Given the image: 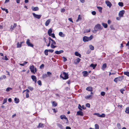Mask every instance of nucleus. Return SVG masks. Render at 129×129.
Segmentation results:
<instances>
[{"label":"nucleus","mask_w":129,"mask_h":129,"mask_svg":"<svg viewBox=\"0 0 129 129\" xmlns=\"http://www.w3.org/2000/svg\"><path fill=\"white\" fill-rule=\"evenodd\" d=\"M103 28V27L101 26V25L99 24H98L95 25L94 27V31H95L96 32L97 31L102 30Z\"/></svg>","instance_id":"obj_1"},{"label":"nucleus","mask_w":129,"mask_h":129,"mask_svg":"<svg viewBox=\"0 0 129 129\" xmlns=\"http://www.w3.org/2000/svg\"><path fill=\"white\" fill-rule=\"evenodd\" d=\"M93 38V36L92 35H91L89 37L84 36L83 38V41L84 42H88L91 40Z\"/></svg>","instance_id":"obj_2"},{"label":"nucleus","mask_w":129,"mask_h":129,"mask_svg":"<svg viewBox=\"0 0 129 129\" xmlns=\"http://www.w3.org/2000/svg\"><path fill=\"white\" fill-rule=\"evenodd\" d=\"M63 74L64 75V77H63L61 76V75L60 76V77L62 78L63 80H66L69 78L68 75L67 73L65 72H63Z\"/></svg>","instance_id":"obj_3"},{"label":"nucleus","mask_w":129,"mask_h":129,"mask_svg":"<svg viewBox=\"0 0 129 129\" xmlns=\"http://www.w3.org/2000/svg\"><path fill=\"white\" fill-rule=\"evenodd\" d=\"M26 43L28 46L31 47H33V45L30 42V40L29 39H27Z\"/></svg>","instance_id":"obj_4"},{"label":"nucleus","mask_w":129,"mask_h":129,"mask_svg":"<svg viewBox=\"0 0 129 129\" xmlns=\"http://www.w3.org/2000/svg\"><path fill=\"white\" fill-rule=\"evenodd\" d=\"M34 17L36 18L39 19L41 16V15L36 14L34 13H33L32 14Z\"/></svg>","instance_id":"obj_5"},{"label":"nucleus","mask_w":129,"mask_h":129,"mask_svg":"<svg viewBox=\"0 0 129 129\" xmlns=\"http://www.w3.org/2000/svg\"><path fill=\"white\" fill-rule=\"evenodd\" d=\"M125 12L124 10H122L120 11L119 13V16L120 17H123V15Z\"/></svg>","instance_id":"obj_6"},{"label":"nucleus","mask_w":129,"mask_h":129,"mask_svg":"<svg viewBox=\"0 0 129 129\" xmlns=\"http://www.w3.org/2000/svg\"><path fill=\"white\" fill-rule=\"evenodd\" d=\"M105 3L109 7V8L111 7L112 5L110 2L108 1H106L105 2Z\"/></svg>","instance_id":"obj_7"},{"label":"nucleus","mask_w":129,"mask_h":129,"mask_svg":"<svg viewBox=\"0 0 129 129\" xmlns=\"http://www.w3.org/2000/svg\"><path fill=\"white\" fill-rule=\"evenodd\" d=\"M77 115H80L81 116H83L84 115L83 113L81 111H78L77 112Z\"/></svg>","instance_id":"obj_8"},{"label":"nucleus","mask_w":129,"mask_h":129,"mask_svg":"<svg viewBox=\"0 0 129 129\" xmlns=\"http://www.w3.org/2000/svg\"><path fill=\"white\" fill-rule=\"evenodd\" d=\"M29 69L31 72L34 73V74L35 73V72H34L35 68L33 65L31 66L30 67Z\"/></svg>","instance_id":"obj_9"},{"label":"nucleus","mask_w":129,"mask_h":129,"mask_svg":"<svg viewBox=\"0 0 129 129\" xmlns=\"http://www.w3.org/2000/svg\"><path fill=\"white\" fill-rule=\"evenodd\" d=\"M31 78L33 81L36 83L37 81V78L34 75H32L31 76Z\"/></svg>","instance_id":"obj_10"},{"label":"nucleus","mask_w":129,"mask_h":129,"mask_svg":"<svg viewBox=\"0 0 129 129\" xmlns=\"http://www.w3.org/2000/svg\"><path fill=\"white\" fill-rule=\"evenodd\" d=\"M60 118L61 119H65L67 120V121H68V119L67 118L66 116L64 115H62L60 116Z\"/></svg>","instance_id":"obj_11"},{"label":"nucleus","mask_w":129,"mask_h":129,"mask_svg":"<svg viewBox=\"0 0 129 129\" xmlns=\"http://www.w3.org/2000/svg\"><path fill=\"white\" fill-rule=\"evenodd\" d=\"M81 59H80L79 58H77L76 59L75 61V63L77 64L79 63L80 61V60Z\"/></svg>","instance_id":"obj_12"},{"label":"nucleus","mask_w":129,"mask_h":129,"mask_svg":"<svg viewBox=\"0 0 129 129\" xmlns=\"http://www.w3.org/2000/svg\"><path fill=\"white\" fill-rule=\"evenodd\" d=\"M96 66V64H94L93 63H92L89 66L90 67H92L93 69H94Z\"/></svg>","instance_id":"obj_13"},{"label":"nucleus","mask_w":129,"mask_h":129,"mask_svg":"<svg viewBox=\"0 0 129 129\" xmlns=\"http://www.w3.org/2000/svg\"><path fill=\"white\" fill-rule=\"evenodd\" d=\"M63 50H61L59 51H55V54H59L62 53H63Z\"/></svg>","instance_id":"obj_14"},{"label":"nucleus","mask_w":129,"mask_h":129,"mask_svg":"<svg viewBox=\"0 0 129 129\" xmlns=\"http://www.w3.org/2000/svg\"><path fill=\"white\" fill-rule=\"evenodd\" d=\"M26 98H28L29 97V95L28 93L29 92V90L27 89H26Z\"/></svg>","instance_id":"obj_15"},{"label":"nucleus","mask_w":129,"mask_h":129,"mask_svg":"<svg viewBox=\"0 0 129 129\" xmlns=\"http://www.w3.org/2000/svg\"><path fill=\"white\" fill-rule=\"evenodd\" d=\"M31 8L32 10L33 11H38L39 10V8L38 7H32Z\"/></svg>","instance_id":"obj_16"},{"label":"nucleus","mask_w":129,"mask_h":129,"mask_svg":"<svg viewBox=\"0 0 129 129\" xmlns=\"http://www.w3.org/2000/svg\"><path fill=\"white\" fill-rule=\"evenodd\" d=\"M83 73V75L84 77H86L88 75V73L86 71H84L82 72Z\"/></svg>","instance_id":"obj_17"},{"label":"nucleus","mask_w":129,"mask_h":129,"mask_svg":"<svg viewBox=\"0 0 129 129\" xmlns=\"http://www.w3.org/2000/svg\"><path fill=\"white\" fill-rule=\"evenodd\" d=\"M117 78L118 81H122L123 79V77L122 76H120Z\"/></svg>","instance_id":"obj_18"},{"label":"nucleus","mask_w":129,"mask_h":129,"mask_svg":"<svg viewBox=\"0 0 129 129\" xmlns=\"http://www.w3.org/2000/svg\"><path fill=\"white\" fill-rule=\"evenodd\" d=\"M75 54L76 56L81 57V54L79 53L78 52L76 51L75 52Z\"/></svg>","instance_id":"obj_19"},{"label":"nucleus","mask_w":129,"mask_h":129,"mask_svg":"<svg viewBox=\"0 0 129 129\" xmlns=\"http://www.w3.org/2000/svg\"><path fill=\"white\" fill-rule=\"evenodd\" d=\"M50 19H48L45 22V25L46 26H48L50 22Z\"/></svg>","instance_id":"obj_20"},{"label":"nucleus","mask_w":129,"mask_h":129,"mask_svg":"<svg viewBox=\"0 0 129 129\" xmlns=\"http://www.w3.org/2000/svg\"><path fill=\"white\" fill-rule=\"evenodd\" d=\"M57 125L58 126L60 127L61 129H63L64 128L63 126L61 124L57 123Z\"/></svg>","instance_id":"obj_21"},{"label":"nucleus","mask_w":129,"mask_h":129,"mask_svg":"<svg viewBox=\"0 0 129 129\" xmlns=\"http://www.w3.org/2000/svg\"><path fill=\"white\" fill-rule=\"evenodd\" d=\"M86 89L87 90L90 91H92V88L91 87H88L86 88Z\"/></svg>","instance_id":"obj_22"},{"label":"nucleus","mask_w":129,"mask_h":129,"mask_svg":"<svg viewBox=\"0 0 129 129\" xmlns=\"http://www.w3.org/2000/svg\"><path fill=\"white\" fill-rule=\"evenodd\" d=\"M59 35L61 37H64L65 36V35L63 34L61 32L59 33Z\"/></svg>","instance_id":"obj_23"},{"label":"nucleus","mask_w":129,"mask_h":129,"mask_svg":"<svg viewBox=\"0 0 129 129\" xmlns=\"http://www.w3.org/2000/svg\"><path fill=\"white\" fill-rule=\"evenodd\" d=\"M52 30L51 28L49 29L48 31V33L49 35H50V34L52 32Z\"/></svg>","instance_id":"obj_24"},{"label":"nucleus","mask_w":129,"mask_h":129,"mask_svg":"<svg viewBox=\"0 0 129 129\" xmlns=\"http://www.w3.org/2000/svg\"><path fill=\"white\" fill-rule=\"evenodd\" d=\"M102 25L105 28H107L108 27V25L107 23H102Z\"/></svg>","instance_id":"obj_25"},{"label":"nucleus","mask_w":129,"mask_h":129,"mask_svg":"<svg viewBox=\"0 0 129 129\" xmlns=\"http://www.w3.org/2000/svg\"><path fill=\"white\" fill-rule=\"evenodd\" d=\"M22 42H21L20 44L19 42H18L17 44V47L20 48L21 46V45Z\"/></svg>","instance_id":"obj_26"},{"label":"nucleus","mask_w":129,"mask_h":129,"mask_svg":"<svg viewBox=\"0 0 129 129\" xmlns=\"http://www.w3.org/2000/svg\"><path fill=\"white\" fill-rule=\"evenodd\" d=\"M97 8L98 9L99 11V12L101 13L102 12V8L99 6H97Z\"/></svg>","instance_id":"obj_27"},{"label":"nucleus","mask_w":129,"mask_h":129,"mask_svg":"<svg viewBox=\"0 0 129 129\" xmlns=\"http://www.w3.org/2000/svg\"><path fill=\"white\" fill-rule=\"evenodd\" d=\"M106 67H107V65H106V63H105L102 66V69L103 70H104L105 69V68Z\"/></svg>","instance_id":"obj_28"},{"label":"nucleus","mask_w":129,"mask_h":129,"mask_svg":"<svg viewBox=\"0 0 129 129\" xmlns=\"http://www.w3.org/2000/svg\"><path fill=\"white\" fill-rule=\"evenodd\" d=\"M43 127H44V124L41 123H39L38 126V128Z\"/></svg>","instance_id":"obj_29"},{"label":"nucleus","mask_w":129,"mask_h":129,"mask_svg":"<svg viewBox=\"0 0 129 129\" xmlns=\"http://www.w3.org/2000/svg\"><path fill=\"white\" fill-rule=\"evenodd\" d=\"M81 16L80 15H79L78 16V19L76 20V22H78V21L81 20Z\"/></svg>","instance_id":"obj_30"},{"label":"nucleus","mask_w":129,"mask_h":129,"mask_svg":"<svg viewBox=\"0 0 129 129\" xmlns=\"http://www.w3.org/2000/svg\"><path fill=\"white\" fill-rule=\"evenodd\" d=\"M16 26L17 24L16 23H14L13 26L12 25L11 26V28L13 29L14 28L16 27Z\"/></svg>","instance_id":"obj_31"},{"label":"nucleus","mask_w":129,"mask_h":129,"mask_svg":"<svg viewBox=\"0 0 129 129\" xmlns=\"http://www.w3.org/2000/svg\"><path fill=\"white\" fill-rule=\"evenodd\" d=\"M14 101H15V103L16 104L18 103L19 102V99H17V98H15L14 99Z\"/></svg>","instance_id":"obj_32"},{"label":"nucleus","mask_w":129,"mask_h":129,"mask_svg":"<svg viewBox=\"0 0 129 129\" xmlns=\"http://www.w3.org/2000/svg\"><path fill=\"white\" fill-rule=\"evenodd\" d=\"M125 112L127 113H129V107H127L126 108Z\"/></svg>","instance_id":"obj_33"},{"label":"nucleus","mask_w":129,"mask_h":129,"mask_svg":"<svg viewBox=\"0 0 129 129\" xmlns=\"http://www.w3.org/2000/svg\"><path fill=\"white\" fill-rule=\"evenodd\" d=\"M117 126L118 129H121V126L119 123H117Z\"/></svg>","instance_id":"obj_34"},{"label":"nucleus","mask_w":129,"mask_h":129,"mask_svg":"<svg viewBox=\"0 0 129 129\" xmlns=\"http://www.w3.org/2000/svg\"><path fill=\"white\" fill-rule=\"evenodd\" d=\"M124 74L127 75V76L129 77V72H125L124 73Z\"/></svg>","instance_id":"obj_35"},{"label":"nucleus","mask_w":129,"mask_h":129,"mask_svg":"<svg viewBox=\"0 0 129 129\" xmlns=\"http://www.w3.org/2000/svg\"><path fill=\"white\" fill-rule=\"evenodd\" d=\"M48 77V76L46 74H43L42 75V77H43V78L45 79L46 78V77Z\"/></svg>","instance_id":"obj_36"},{"label":"nucleus","mask_w":129,"mask_h":129,"mask_svg":"<svg viewBox=\"0 0 129 129\" xmlns=\"http://www.w3.org/2000/svg\"><path fill=\"white\" fill-rule=\"evenodd\" d=\"M48 49H46L44 50V53L46 55H48Z\"/></svg>","instance_id":"obj_37"},{"label":"nucleus","mask_w":129,"mask_h":129,"mask_svg":"<svg viewBox=\"0 0 129 129\" xmlns=\"http://www.w3.org/2000/svg\"><path fill=\"white\" fill-rule=\"evenodd\" d=\"M91 96L92 95H87L85 96V98L86 99H89L90 98Z\"/></svg>","instance_id":"obj_38"},{"label":"nucleus","mask_w":129,"mask_h":129,"mask_svg":"<svg viewBox=\"0 0 129 129\" xmlns=\"http://www.w3.org/2000/svg\"><path fill=\"white\" fill-rule=\"evenodd\" d=\"M27 63V62L25 61L23 63H20V65L21 66H23Z\"/></svg>","instance_id":"obj_39"},{"label":"nucleus","mask_w":129,"mask_h":129,"mask_svg":"<svg viewBox=\"0 0 129 129\" xmlns=\"http://www.w3.org/2000/svg\"><path fill=\"white\" fill-rule=\"evenodd\" d=\"M118 5L119 6L121 7H122L123 6V3L122 2H119L118 3Z\"/></svg>","instance_id":"obj_40"},{"label":"nucleus","mask_w":129,"mask_h":129,"mask_svg":"<svg viewBox=\"0 0 129 129\" xmlns=\"http://www.w3.org/2000/svg\"><path fill=\"white\" fill-rule=\"evenodd\" d=\"M54 45H52V44H51L50 46L51 48L54 49L57 47V46H54Z\"/></svg>","instance_id":"obj_41"},{"label":"nucleus","mask_w":129,"mask_h":129,"mask_svg":"<svg viewBox=\"0 0 129 129\" xmlns=\"http://www.w3.org/2000/svg\"><path fill=\"white\" fill-rule=\"evenodd\" d=\"M49 36H51L53 38H55L54 34L52 33L50 34V35H49Z\"/></svg>","instance_id":"obj_42"},{"label":"nucleus","mask_w":129,"mask_h":129,"mask_svg":"<svg viewBox=\"0 0 129 129\" xmlns=\"http://www.w3.org/2000/svg\"><path fill=\"white\" fill-rule=\"evenodd\" d=\"M27 88L31 91L33 90L34 89L31 86H28Z\"/></svg>","instance_id":"obj_43"},{"label":"nucleus","mask_w":129,"mask_h":129,"mask_svg":"<svg viewBox=\"0 0 129 129\" xmlns=\"http://www.w3.org/2000/svg\"><path fill=\"white\" fill-rule=\"evenodd\" d=\"M95 129H99V126L98 124H95Z\"/></svg>","instance_id":"obj_44"},{"label":"nucleus","mask_w":129,"mask_h":129,"mask_svg":"<svg viewBox=\"0 0 129 129\" xmlns=\"http://www.w3.org/2000/svg\"><path fill=\"white\" fill-rule=\"evenodd\" d=\"M6 76L5 75H3L2 77H0V79L2 80L4 78L5 79L6 78Z\"/></svg>","instance_id":"obj_45"},{"label":"nucleus","mask_w":129,"mask_h":129,"mask_svg":"<svg viewBox=\"0 0 129 129\" xmlns=\"http://www.w3.org/2000/svg\"><path fill=\"white\" fill-rule=\"evenodd\" d=\"M110 28L111 30H114L115 29V28H114L113 26L112 25H111L110 26Z\"/></svg>","instance_id":"obj_46"},{"label":"nucleus","mask_w":129,"mask_h":129,"mask_svg":"<svg viewBox=\"0 0 129 129\" xmlns=\"http://www.w3.org/2000/svg\"><path fill=\"white\" fill-rule=\"evenodd\" d=\"M82 106L80 104H79L78 106V108L80 110H82V109L81 108Z\"/></svg>","instance_id":"obj_47"},{"label":"nucleus","mask_w":129,"mask_h":129,"mask_svg":"<svg viewBox=\"0 0 129 129\" xmlns=\"http://www.w3.org/2000/svg\"><path fill=\"white\" fill-rule=\"evenodd\" d=\"M52 105L54 106H56L57 105V104L56 102H53L52 103Z\"/></svg>","instance_id":"obj_48"},{"label":"nucleus","mask_w":129,"mask_h":129,"mask_svg":"<svg viewBox=\"0 0 129 129\" xmlns=\"http://www.w3.org/2000/svg\"><path fill=\"white\" fill-rule=\"evenodd\" d=\"M101 94L102 96H104L105 94V93L104 92L102 91L101 92Z\"/></svg>","instance_id":"obj_49"},{"label":"nucleus","mask_w":129,"mask_h":129,"mask_svg":"<svg viewBox=\"0 0 129 129\" xmlns=\"http://www.w3.org/2000/svg\"><path fill=\"white\" fill-rule=\"evenodd\" d=\"M38 83L40 86L42 85L41 82V80H39L38 81Z\"/></svg>","instance_id":"obj_50"},{"label":"nucleus","mask_w":129,"mask_h":129,"mask_svg":"<svg viewBox=\"0 0 129 129\" xmlns=\"http://www.w3.org/2000/svg\"><path fill=\"white\" fill-rule=\"evenodd\" d=\"M52 41V43L51 44H52V45H55L56 44V42L55 41H54V40H53Z\"/></svg>","instance_id":"obj_51"},{"label":"nucleus","mask_w":129,"mask_h":129,"mask_svg":"<svg viewBox=\"0 0 129 129\" xmlns=\"http://www.w3.org/2000/svg\"><path fill=\"white\" fill-rule=\"evenodd\" d=\"M7 99H5L3 100V104L6 103L7 102Z\"/></svg>","instance_id":"obj_52"},{"label":"nucleus","mask_w":129,"mask_h":129,"mask_svg":"<svg viewBox=\"0 0 129 129\" xmlns=\"http://www.w3.org/2000/svg\"><path fill=\"white\" fill-rule=\"evenodd\" d=\"M94 115H95L99 117H100V114L99 113H95L94 114Z\"/></svg>","instance_id":"obj_53"},{"label":"nucleus","mask_w":129,"mask_h":129,"mask_svg":"<svg viewBox=\"0 0 129 129\" xmlns=\"http://www.w3.org/2000/svg\"><path fill=\"white\" fill-rule=\"evenodd\" d=\"M89 47H90V49L91 50H93L94 49V47L92 45H90V46Z\"/></svg>","instance_id":"obj_54"},{"label":"nucleus","mask_w":129,"mask_h":129,"mask_svg":"<svg viewBox=\"0 0 129 129\" xmlns=\"http://www.w3.org/2000/svg\"><path fill=\"white\" fill-rule=\"evenodd\" d=\"M12 89V88L10 87H8L6 89V91H9L10 90Z\"/></svg>","instance_id":"obj_55"},{"label":"nucleus","mask_w":129,"mask_h":129,"mask_svg":"<svg viewBox=\"0 0 129 129\" xmlns=\"http://www.w3.org/2000/svg\"><path fill=\"white\" fill-rule=\"evenodd\" d=\"M2 59H5L6 60H8V58L6 56H5V57L2 58Z\"/></svg>","instance_id":"obj_56"},{"label":"nucleus","mask_w":129,"mask_h":129,"mask_svg":"<svg viewBox=\"0 0 129 129\" xmlns=\"http://www.w3.org/2000/svg\"><path fill=\"white\" fill-rule=\"evenodd\" d=\"M52 74L50 72H47V75L48 76H51Z\"/></svg>","instance_id":"obj_57"},{"label":"nucleus","mask_w":129,"mask_h":129,"mask_svg":"<svg viewBox=\"0 0 129 129\" xmlns=\"http://www.w3.org/2000/svg\"><path fill=\"white\" fill-rule=\"evenodd\" d=\"M105 116V115L104 113H102L101 115H100V117H104Z\"/></svg>","instance_id":"obj_58"},{"label":"nucleus","mask_w":129,"mask_h":129,"mask_svg":"<svg viewBox=\"0 0 129 129\" xmlns=\"http://www.w3.org/2000/svg\"><path fill=\"white\" fill-rule=\"evenodd\" d=\"M125 90L124 89H121L120 90V91L122 93V94H123V91H124Z\"/></svg>","instance_id":"obj_59"},{"label":"nucleus","mask_w":129,"mask_h":129,"mask_svg":"<svg viewBox=\"0 0 129 129\" xmlns=\"http://www.w3.org/2000/svg\"><path fill=\"white\" fill-rule=\"evenodd\" d=\"M48 52H50L52 53L54 51V50L53 49H48Z\"/></svg>","instance_id":"obj_60"},{"label":"nucleus","mask_w":129,"mask_h":129,"mask_svg":"<svg viewBox=\"0 0 129 129\" xmlns=\"http://www.w3.org/2000/svg\"><path fill=\"white\" fill-rule=\"evenodd\" d=\"M86 107L88 108H89L90 107V105L89 103H87L86 105Z\"/></svg>","instance_id":"obj_61"},{"label":"nucleus","mask_w":129,"mask_h":129,"mask_svg":"<svg viewBox=\"0 0 129 129\" xmlns=\"http://www.w3.org/2000/svg\"><path fill=\"white\" fill-rule=\"evenodd\" d=\"M44 66V65L43 64H42L40 66V68L42 69L43 68Z\"/></svg>","instance_id":"obj_62"},{"label":"nucleus","mask_w":129,"mask_h":129,"mask_svg":"<svg viewBox=\"0 0 129 129\" xmlns=\"http://www.w3.org/2000/svg\"><path fill=\"white\" fill-rule=\"evenodd\" d=\"M92 14L93 15H95L96 14V12L95 11H93L92 12Z\"/></svg>","instance_id":"obj_63"},{"label":"nucleus","mask_w":129,"mask_h":129,"mask_svg":"<svg viewBox=\"0 0 129 129\" xmlns=\"http://www.w3.org/2000/svg\"><path fill=\"white\" fill-rule=\"evenodd\" d=\"M63 61L64 62H65L67 61V59L66 58L64 57H63Z\"/></svg>","instance_id":"obj_64"}]
</instances>
